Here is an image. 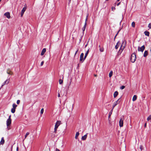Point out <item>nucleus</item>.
Masks as SVG:
<instances>
[{
  "mask_svg": "<svg viewBox=\"0 0 151 151\" xmlns=\"http://www.w3.org/2000/svg\"><path fill=\"white\" fill-rule=\"evenodd\" d=\"M136 59V56L135 53H133L131 57V61L132 63H134Z\"/></svg>",
  "mask_w": 151,
  "mask_h": 151,
  "instance_id": "obj_1",
  "label": "nucleus"
},
{
  "mask_svg": "<svg viewBox=\"0 0 151 151\" xmlns=\"http://www.w3.org/2000/svg\"><path fill=\"white\" fill-rule=\"evenodd\" d=\"M11 115H10L8 119L6 121V125L7 127L9 126L11 123Z\"/></svg>",
  "mask_w": 151,
  "mask_h": 151,
  "instance_id": "obj_2",
  "label": "nucleus"
},
{
  "mask_svg": "<svg viewBox=\"0 0 151 151\" xmlns=\"http://www.w3.org/2000/svg\"><path fill=\"white\" fill-rule=\"evenodd\" d=\"M126 44V42H122L119 50V51L120 52H122V51L125 47Z\"/></svg>",
  "mask_w": 151,
  "mask_h": 151,
  "instance_id": "obj_3",
  "label": "nucleus"
},
{
  "mask_svg": "<svg viewBox=\"0 0 151 151\" xmlns=\"http://www.w3.org/2000/svg\"><path fill=\"white\" fill-rule=\"evenodd\" d=\"M120 102V99H118L117 101H116L114 102L113 104V108L112 109H113L118 104H119Z\"/></svg>",
  "mask_w": 151,
  "mask_h": 151,
  "instance_id": "obj_4",
  "label": "nucleus"
},
{
  "mask_svg": "<svg viewBox=\"0 0 151 151\" xmlns=\"http://www.w3.org/2000/svg\"><path fill=\"white\" fill-rule=\"evenodd\" d=\"M145 48V46L144 45L142 46L141 47H138V51H141L143 52Z\"/></svg>",
  "mask_w": 151,
  "mask_h": 151,
  "instance_id": "obj_5",
  "label": "nucleus"
},
{
  "mask_svg": "<svg viewBox=\"0 0 151 151\" xmlns=\"http://www.w3.org/2000/svg\"><path fill=\"white\" fill-rule=\"evenodd\" d=\"M113 111V109H112L111 110L110 112L109 113V116H108V120L109 121V123L111 124V119L110 118L112 114V112Z\"/></svg>",
  "mask_w": 151,
  "mask_h": 151,
  "instance_id": "obj_6",
  "label": "nucleus"
},
{
  "mask_svg": "<svg viewBox=\"0 0 151 151\" xmlns=\"http://www.w3.org/2000/svg\"><path fill=\"white\" fill-rule=\"evenodd\" d=\"M84 54L82 53L81 54L80 56V61L82 63L84 60H83Z\"/></svg>",
  "mask_w": 151,
  "mask_h": 151,
  "instance_id": "obj_7",
  "label": "nucleus"
},
{
  "mask_svg": "<svg viewBox=\"0 0 151 151\" xmlns=\"http://www.w3.org/2000/svg\"><path fill=\"white\" fill-rule=\"evenodd\" d=\"M123 125V120L122 119H120L119 121V126L120 127H122Z\"/></svg>",
  "mask_w": 151,
  "mask_h": 151,
  "instance_id": "obj_8",
  "label": "nucleus"
},
{
  "mask_svg": "<svg viewBox=\"0 0 151 151\" xmlns=\"http://www.w3.org/2000/svg\"><path fill=\"white\" fill-rule=\"evenodd\" d=\"M4 15L6 16V17L8 19H9L11 17L10 13L9 12H7L5 13L4 14Z\"/></svg>",
  "mask_w": 151,
  "mask_h": 151,
  "instance_id": "obj_9",
  "label": "nucleus"
},
{
  "mask_svg": "<svg viewBox=\"0 0 151 151\" xmlns=\"http://www.w3.org/2000/svg\"><path fill=\"white\" fill-rule=\"evenodd\" d=\"M63 76L62 75L60 76V79L59 80V83L60 84H62L63 83V80L62 79H63Z\"/></svg>",
  "mask_w": 151,
  "mask_h": 151,
  "instance_id": "obj_10",
  "label": "nucleus"
},
{
  "mask_svg": "<svg viewBox=\"0 0 151 151\" xmlns=\"http://www.w3.org/2000/svg\"><path fill=\"white\" fill-rule=\"evenodd\" d=\"M61 122L60 121H57L55 125V127L58 128Z\"/></svg>",
  "mask_w": 151,
  "mask_h": 151,
  "instance_id": "obj_11",
  "label": "nucleus"
},
{
  "mask_svg": "<svg viewBox=\"0 0 151 151\" xmlns=\"http://www.w3.org/2000/svg\"><path fill=\"white\" fill-rule=\"evenodd\" d=\"M86 24H87L86 23V22H85L84 25V26H83V28H82V30L83 31V34L84 33V32L85 31V30L86 25Z\"/></svg>",
  "mask_w": 151,
  "mask_h": 151,
  "instance_id": "obj_12",
  "label": "nucleus"
},
{
  "mask_svg": "<svg viewBox=\"0 0 151 151\" xmlns=\"http://www.w3.org/2000/svg\"><path fill=\"white\" fill-rule=\"evenodd\" d=\"M7 73L9 74L12 75L13 74V72L9 69H8L6 71Z\"/></svg>",
  "mask_w": 151,
  "mask_h": 151,
  "instance_id": "obj_13",
  "label": "nucleus"
},
{
  "mask_svg": "<svg viewBox=\"0 0 151 151\" xmlns=\"http://www.w3.org/2000/svg\"><path fill=\"white\" fill-rule=\"evenodd\" d=\"M4 138L3 137H2L1 139V140L0 142V145H3L4 143Z\"/></svg>",
  "mask_w": 151,
  "mask_h": 151,
  "instance_id": "obj_14",
  "label": "nucleus"
},
{
  "mask_svg": "<svg viewBox=\"0 0 151 151\" xmlns=\"http://www.w3.org/2000/svg\"><path fill=\"white\" fill-rule=\"evenodd\" d=\"M46 51V49L45 48H43L42 51V52H41V55H44V54H45V52Z\"/></svg>",
  "mask_w": 151,
  "mask_h": 151,
  "instance_id": "obj_15",
  "label": "nucleus"
},
{
  "mask_svg": "<svg viewBox=\"0 0 151 151\" xmlns=\"http://www.w3.org/2000/svg\"><path fill=\"white\" fill-rule=\"evenodd\" d=\"M89 49H88V50L86 51V53L85 54V56L83 58V60H84L86 58L88 53H89Z\"/></svg>",
  "mask_w": 151,
  "mask_h": 151,
  "instance_id": "obj_16",
  "label": "nucleus"
},
{
  "mask_svg": "<svg viewBox=\"0 0 151 151\" xmlns=\"http://www.w3.org/2000/svg\"><path fill=\"white\" fill-rule=\"evenodd\" d=\"M87 137V134H86L84 136H82L81 138V139L82 140H85Z\"/></svg>",
  "mask_w": 151,
  "mask_h": 151,
  "instance_id": "obj_17",
  "label": "nucleus"
},
{
  "mask_svg": "<svg viewBox=\"0 0 151 151\" xmlns=\"http://www.w3.org/2000/svg\"><path fill=\"white\" fill-rule=\"evenodd\" d=\"M120 45V42L119 41L116 44V45L115 46V48L116 49H117L118 48L119 45Z\"/></svg>",
  "mask_w": 151,
  "mask_h": 151,
  "instance_id": "obj_18",
  "label": "nucleus"
},
{
  "mask_svg": "<svg viewBox=\"0 0 151 151\" xmlns=\"http://www.w3.org/2000/svg\"><path fill=\"white\" fill-rule=\"evenodd\" d=\"M118 94V93L117 91H115L114 94V97L116 98Z\"/></svg>",
  "mask_w": 151,
  "mask_h": 151,
  "instance_id": "obj_19",
  "label": "nucleus"
},
{
  "mask_svg": "<svg viewBox=\"0 0 151 151\" xmlns=\"http://www.w3.org/2000/svg\"><path fill=\"white\" fill-rule=\"evenodd\" d=\"M148 54V51L147 50H146L145 51L144 54V57H146Z\"/></svg>",
  "mask_w": 151,
  "mask_h": 151,
  "instance_id": "obj_20",
  "label": "nucleus"
},
{
  "mask_svg": "<svg viewBox=\"0 0 151 151\" xmlns=\"http://www.w3.org/2000/svg\"><path fill=\"white\" fill-rule=\"evenodd\" d=\"M144 34H145V35L146 36H149L150 33L148 31H145L144 32Z\"/></svg>",
  "mask_w": 151,
  "mask_h": 151,
  "instance_id": "obj_21",
  "label": "nucleus"
},
{
  "mask_svg": "<svg viewBox=\"0 0 151 151\" xmlns=\"http://www.w3.org/2000/svg\"><path fill=\"white\" fill-rule=\"evenodd\" d=\"M137 99V96L136 95H134L133 96L132 99V101H135Z\"/></svg>",
  "mask_w": 151,
  "mask_h": 151,
  "instance_id": "obj_22",
  "label": "nucleus"
},
{
  "mask_svg": "<svg viewBox=\"0 0 151 151\" xmlns=\"http://www.w3.org/2000/svg\"><path fill=\"white\" fill-rule=\"evenodd\" d=\"M112 74L113 72L112 71H111L110 72V73H109V77L110 78H111L112 76Z\"/></svg>",
  "mask_w": 151,
  "mask_h": 151,
  "instance_id": "obj_23",
  "label": "nucleus"
},
{
  "mask_svg": "<svg viewBox=\"0 0 151 151\" xmlns=\"http://www.w3.org/2000/svg\"><path fill=\"white\" fill-rule=\"evenodd\" d=\"M79 134L78 132H77L76 133V136H75V139H77L78 137V136L79 135Z\"/></svg>",
  "mask_w": 151,
  "mask_h": 151,
  "instance_id": "obj_24",
  "label": "nucleus"
},
{
  "mask_svg": "<svg viewBox=\"0 0 151 151\" xmlns=\"http://www.w3.org/2000/svg\"><path fill=\"white\" fill-rule=\"evenodd\" d=\"M26 9V7H24L22 9V10L21 12L24 13Z\"/></svg>",
  "mask_w": 151,
  "mask_h": 151,
  "instance_id": "obj_25",
  "label": "nucleus"
},
{
  "mask_svg": "<svg viewBox=\"0 0 151 151\" xmlns=\"http://www.w3.org/2000/svg\"><path fill=\"white\" fill-rule=\"evenodd\" d=\"M17 106V105L15 104H13L12 105L13 108L15 109H16Z\"/></svg>",
  "mask_w": 151,
  "mask_h": 151,
  "instance_id": "obj_26",
  "label": "nucleus"
},
{
  "mask_svg": "<svg viewBox=\"0 0 151 151\" xmlns=\"http://www.w3.org/2000/svg\"><path fill=\"white\" fill-rule=\"evenodd\" d=\"M15 109H14L13 108L11 110V111L12 113H14L15 112Z\"/></svg>",
  "mask_w": 151,
  "mask_h": 151,
  "instance_id": "obj_27",
  "label": "nucleus"
},
{
  "mask_svg": "<svg viewBox=\"0 0 151 151\" xmlns=\"http://www.w3.org/2000/svg\"><path fill=\"white\" fill-rule=\"evenodd\" d=\"M132 26L133 27H135V23L134 22H132Z\"/></svg>",
  "mask_w": 151,
  "mask_h": 151,
  "instance_id": "obj_28",
  "label": "nucleus"
},
{
  "mask_svg": "<svg viewBox=\"0 0 151 151\" xmlns=\"http://www.w3.org/2000/svg\"><path fill=\"white\" fill-rule=\"evenodd\" d=\"M147 120L148 121L151 119V115H150L148 116V117L147 118Z\"/></svg>",
  "mask_w": 151,
  "mask_h": 151,
  "instance_id": "obj_29",
  "label": "nucleus"
},
{
  "mask_svg": "<svg viewBox=\"0 0 151 151\" xmlns=\"http://www.w3.org/2000/svg\"><path fill=\"white\" fill-rule=\"evenodd\" d=\"M58 128L57 127H55V128H54V132L55 133H56V132H57V128Z\"/></svg>",
  "mask_w": 151,
  "mask_h": 151,
  "instance_id": "obj_30",
  "label": "nucleus"
},
{
  "mask_svg": "<svg viewBox=\"0 0 151 151\" xmlns=\"http://www.w3.org/2000/svg\"><path fill=\"white\" fill-rule=\"evenodd\" d=\"M29 134V132H27L26 133L25 136V139L27 137V136Z\"/></svg>",
  "mask_w": 151,
  "mask_h": 151,
  "instance_id": "obj_31",
  "label": "nucleus"
},
{
  "mask_svg": "<svg viewBox=\"0 0 151 151\" xmlns=\"http://www.w3.org/2000/svg\"><path fill=\"white\" fill-rule=\"evenodd\" d=\"M44 112V109L43 108H42L41 109V111H40V113L41 114H42Z\"/></svg>",
  "mask_w": 151,
  "mask_h": 151,
  "instance_id": "obj_32",
  "label": "nucleus"
},
{
  "mask_svg": "<svg viewBox=\"0 0 151 151\" xmlns=\"http://www.w3.org/2000/svg\"><path fill=\"white\" fill-rule=\"evenodd\" d=\"M51 134H49V136L50 137H51L53 138L55 137V135L54 134H53V135H50Z\"/></svg>",
  "mask_w": 151,
  "mask_h": 151,
  "instance_id": "obj_33",
  "label": "nucleus"
},
{
  "mask_svg": "<svg viewBox=\"0 0 151 151\" xmlns=\"http://www.w3.org/2000/svg\"><path fill=\"white\" fill-rule=\"evenodd\" d=\"M99 50L101 52H103L104 51V49L103 48L100 47V48Z\"/></svg>",
  "mask_w": 151,
  "mask_h": 151,
  "instance_id": "obj_34",
  "label": "nucleus"
},
{
  "mask_svg": "<svg viewBox=\"0 0 151 151\" xmlns=\"http://www.w3.org/2000/svg\"><path fill=\"white\" fill-rule=\"evenodd\" d=\"M125 88V86H122L120 87V88L121 89H124Z\"/></svg>",
  "mask_w": 151,
  "mask_h": 151,
  "instance_id": "obj_35",
  "label": "nucleus"
},
{
  "mask_svg": "<svg viewBox=\"0 0 151 151\" xmlns=\"http://www.w3.org/2000/svg\"><path fill=\"white\" fill-rule=\"evenodd\" d=\"M148 27L150 29H151V23H150L148 25Z\"/></svg>",
  "mask_w": 151,
  "mask_h": 151,
  "instance_id": "obj_36",
  "label": "nucleus"
},
{
  "mask_svg": "<svg viewBox=\"0 0 151 151\" xmlns=\"http://www.w3.org/2000/svg\"><path fill=\"white\" fill-rule=\"evenodd\" d=\"M139 148H140V150H142L143 149V146L142 145H140V146Z\"/></svg>",
  "mask_w": 151,
  "mask_h": 151,
  "instance_id": "obj_37",
  "label": "nucleus"
},
{
  "mask_svg": "<svg viewBox=\"0 0 151 151\" xmlns=\"http://www.w3.org/2000/svg\"><path fill=\"white\" fill-rule=\"evenodd\" d=\"M115 9V7L114 6H112L111 7V10L112 11H114Z\"/></svg>",
  "mask_w": 151,
  "mask_h": 151,
  "instance_id": "obj_38",
  "label": "nucleus"
},
{
  "mask_svg": "<svg viewBox=\"0 0 151 151\" xmlns=\"http://www.w3.org/2000/svg\"><path fill=\"white\" fill-rule=\"evenodd\" d=\"M44 63V61H42L41 63V64H40V66H42L43 64V63Z\"/></svg>",
  "mask_w": 151,
  "mask_h": 151,
  "instance_id": "obj_39",
  "label": "nucleus"
},
{
  "mask_svg": "<svg viewBox=\"0 0 151 151\" xmlns=\"http://www.w3.org/2000/svg\"><path fill=\"white\" fill-rule=\"evenodd\" d=\"M20 101L19 100H17V104H19L20 103Z\"/></svg>",
  "mask_w": 151,
  "mask_h": 151,
  "instance_id": "obj_40",
  "label": "nucleus"
},
{
  "mask_svg": "<svg viewBox=\"0 0 151 151\" xmlns=\"http://www.w3.org/2000/svg\"><path fill=\"white\" fill-rule=\"evenodd\" d=\"M24 13L21 12V17H22L23 16Z\"/></svg>",
  "mask_w": 151,
  "mask_h": 151,
  "instance_id": "obj_41",
  "label": "nucleus"
},
{
  "mask_svg": "<svg viewBox=\"0 0 151 151\" xmlns=\"http://www.w3.org/2000/svg\"><path fill=\"white\" fill-rule=\"evenodd\" d=\"M78 49L75 52V55H76V54L78 52Z\"/></svg>",
  "mask_w": 151,
  "mask_h": 151,
  "instance_id": "obj_42",
  "label": "nucleus"
},
{
  "mask_svg": "<svg viewBox=\"0 0 151 151\" xmlns=\"http://www.w3.org/2000/svg\"><path fill=\"white\" fill-rule=\"evenodd\" d=\"M55 151H60V150L58 148H56L55 150Z\"/></svg>",
  "mask_w": 151,
  "mask_h": 151,
  "instance_id": "obj_43",
  "label": "nucleus"
},
{
  "mask_svg": "<svg viewBox=\"0 0 151 151\" xmlns=\"http://www.w3.org/2000/svg\"><path fill=\"white\" fill-rule=\"evenodd\" d=\"M5 83H7V84L8 83V82H7V80H6L5 82Z\"/></svg>",
  "mask_w": 151,
  "mask_h": 151,
  "instance_id": "obj_44",
  "label": "nucleus"
},
{
  "mask_svg": "<svg viewBox=\"0 0 151 151\" xmlns=\"http://www.w3.org/2000/svg\"><path fill=\"white\" fill-rule=\"evenodd\" d=\"M87 19H88V16H87L86 17V21H85V22H86V21L87 20Z\"/></svg>",
  "mask_w": 151,
  "mask_h": 151,
  "instance_id": "obj_45",
  "label": "nucleus"
},
{
  "mask_svg": "<svg viewBox=\"0 0 151 151\" xmlns=\"http://www.w3.org/2000/svg\"><path fill=\"white\" fill-rule=\"evenodd\" d=\"M58 97H60V93H58Z\"/></svg>",
  "mask_w": 151,
  "mask_h": 151,
  "instance_id": "obj_46",
  "label": "nucleus"
},
{
  "mask_svg": "<svg viewBox=\"0 0 151 151\" xmlns=\"http://www.w3.org/2000/svg\"><path fill=\"white\" fill-rule=\"evenodd\" d=\"M120 2H119L117 4V6H118L120 4Z\"/></svg>",
  "mask_w": 151,
  "mask_h": 151,
  "instance_id": "obj_47",
  "label": "nucleus"
},
{
  "mask_svg": "<svg viewBox=\"0 0 151 151\" xmlns=\"http://www.w3.org/2000/svg\"><path fill=\"white\" fill-rule=\"evenodd\" d=\"M147 124L146 123H145L144 124V126L145 127H146V126Z\"/></svg>",
  "mask_w": 151,
  "mask_h": 151,
  "instance_id": "obj_48",
  "label": "nucleus"
},
{
  "mask_svg": "<svg viewBox=\"0 0 151 151\" xmlns=\"http://www.w3.org/2000/svg\"><path fill=\"white\" fill-rule=\"evenodd\" d=\"M94 76L95 77H96L97 76V75H96V74H94Z\"/></svg>",
  "mask_w": 151,
  "mask_h": 151,
  "instance_id": "obj_49",
  "label": "nucleus"
},
{
  "mask_svg": "<svg viewBox=\"0 0 151 151\" xmlns=\"http://www.w3.org/2000/svg\"><path fill=\"white\" fill-rule=\"evenodd\" d=\"M118 33V32L116 34V36H115V37H116V36H117V35Z\"/></svg>",
  "mask_w": 151,
  "mask_h": 151,
  "instance_id": "obj_50",
  "label": "nucleus"
},
{
  "mask_svg": "<svg viewBox=\"0 0 151 151\" xmlns=\"http://www.w3.org/2000/svg\"><path fill=\"white\" fill-rule=\"evenodd\" d=\"M18 150V147H17V151Z\"/></svg>",
  "mask_w": 151,
  "mask_h": 151,
  "instance_id": "obj_51",
  "label": "nucleus"
},
{
  "mask_svg": "<svg viewBox=\"0 0 151 151\" xmlns=\"http://www.w3.org/2000/svg\"><path fill=\"white\" fill-rule=\"evenodd\" d=\"M88 44H86L85 45V47H86L87 45Z\"/></svg>",
  "mask_w": 151,
  "mask_h": 151,
  "instance_id": "obj_52",
  "label": "nucleus"
},
{
  "mask_svg": "<svg viewBox=\"0 0 151 151\" xmlns=\"http://www.w3.org/2000/svg\"><path fill=\"white\" fill-rule=\"evenodd\" d=\"M120 0H117V1H120Z\"/></svg>",
  "mask_w": 151,
  "mask_h": 151,
  "instance_id": "obj_53",
  "label": "nucleus"
},
{
  "mask_svg": "<svg viewBox=\"0 0 151 151\" xmlns=\"http://www.w3.org/2000/svg\"><path fill=\"white\" fill-rule=\"evenodd\" d=\"M8 129L9 130V129L8 128V127H7Z\"/></svg>",
  "mask_w": 151,
  "mask_h": 151,
  "instance_id": "obj_54",
  "label": "nucleus"
},
{
  "mask_svg": "<svg viewBox=\"0 0 151 151\" xmlns=\"http://www.w3.org/2000/svg\"><path fill=\"white\" fill-rule=\"evenodd\" d=\"M150 51H151V49H150Z\"/></svg>",
  "mask_w": 151,
  "mask_h": 151,
  "instance_id": "obj_55",
  "label": "nucleus"
},
{
  "mask_svg": "<svg viewBox=\"0 0 151 151\" xmlns=\"http://www.w3.org/2000/svg\"><path fill=\"white\" fill-rule=\"evenodd\" d=\"M108 0H106V1H108Z\"/></svg>",
  "mask_w": 151,
  "mask_h": 151,
  "instance_id": "obj_56",
  "label": "nucleus"
}]
</instances>
